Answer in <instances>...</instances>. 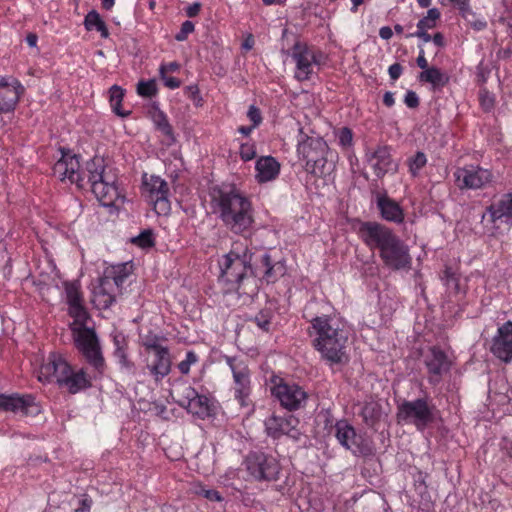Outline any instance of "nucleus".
<instances>
[{"instance_id": "obj_1", "label": "nucleus", "mask_w": 512, "mask_h": 512, "mask_svg": "<svg viewBox=\"0 0 512 512\" xmlns=\"http://www.w3.org/2000/svg\"><path fill=\"white\" fill-rule=\"evenodd\" d=\"M54 176L62 182L75 184L78 188L90 186L97 200L106 207L122 201V194L117 185V176L104 160L95 157L81 168L79 157L75 154L62 152L61 158L53 166Z\"/></svg>"}, {"instance_id": "obj_2", "label": "nucleus", "mask_w": 512, "mask_h": 512, "mask_svg": "<svg viewBox=\"0 0 512 512\" xmlns=\"http://www.w3.org/2000/svg\"><path fill=\"white\" fill-rule=\"evenodd\" d=\"M357 233L370 250H378L385 267L399 271L412 265L408 245L390 228L378 222H359Z\"/></svg>"}, {"instance_id": "obj_3", "label": "nucleus", "mask_w": 512, "mask_h": 512, "mask_svg": "<svg viewBox=\"0 0 512 512\" xmlns=\"http://www.w3.org/2000/svg\"><path fill=\"white\" fill-rule=\"evenodd\" d=\"M212 212L232 233L242 235L254 223L251 200L234 186H217L210 191Z\"/></svg>"}, {"instance_id": "obj_4", "label": "nucleus", "mask_w": 512, "mask_h": 512, "mask_svg": "<svg viewBox=\"0 0 512 512\" xmlns=\"http://www.w3.org/2000/svg\"><path fill=\"white\" fill-rule=\"evenodd\" d=\"M308 333L313 347L329 365L345 364L349 360L347 353V333L340 327L339 321L331 316H316L310 320Z\"/></svg>"}, {"instance_id": "obj_5", "label": "nucleus", "mask_w": 512, "mask_h": 512, "mask_svg": "<svg viewBox=\"0 0 512 512\" xmlns=\"http://www.w3.org/2000/svg\"><path fill=\"white\" fill-rule=\"evenodd\" d=\"M41 382L55 380L61 387L72 394L90 386V378L83 369L74 371L66 360L58 354H50L38 372Z\"/></svg>"}, {"instance_id": "obj_6", "label": "nucleus", "mask_w": 512, "mask_h": 512, "mask_svg": "<svg viewBox=\"0 0 512 512\" xmlns=\"http://www.w3.org/2000/svg\"><path fill=\"white\" fill-rule=\"evenodd\" d=\"M88 320L73 321L70 324L73 340L77 350L93 368L95 376L103 375L106 369L105 359L97 334L93 328L86 326Z\"/></svg>"}, {"instance_id": "obj_7", "label": "nucleus", "mask_w": 512, "mask_h": 512, "mask_svg": "<svg viewBox=\"0 0 512 512\" xmlns=\"http://www.w3.org/2000/svg\"><path fill=\"white\" fill-rule=\"evenodd\" d=\"M298 155L305 161V170L315 176H324L333 169L328 162L329 147L320 137H306L299 142Z\"/></svg>"}, {"instance_id": "obj_8", "label": "nucleus", "mask_w": 512, "mask_h": 512, "mask_svg": "<svg viewBox=\"0 0 512 512\" xmlns=\"http://www.w3.org/2000/svg\"><path fill=\"white\" fill-rule=\"evenodd\" d=\"M291 57L295 63L294 77L300 82L310 80L325 59L320 50L303 42H296L293 45Z\"/></svg>"}, {"instance_id": "obj_9", "label": "nucleus", "mask_w": 512, "mask_h": 512, "mask_svg": "<svg viewBox=\"0 0 512 512\" xmlns=\"http://www.w3.org/2000/svg\"><path fill=\"white\" fill-rule=\"evenodd\" d=\"M435 406L429 397L404 401L398 407V419L407 424H413L418 430H423L434 420Z\"/></svg>"}, {"instance_id": "obj_10", "label": "nucleus", "mask_w": 512, "mask_h": 512, "mask_svg": "<svg viewBox=\"0 0 512 512\" xmlns=\"http://www.w3.org/2000/svg\"><path fill=\"white\" fill-rule=\"evenodd\" d=\"M455 185L460 190H479L490 185L494 180L491 170L479 165L458 167L453 173Z\"/></svg>"}, {"instance_id": "obj_11", "label": "nucleus", "mask_w": 512, "mask_h": 512, "mask_svg": "<svg viewBox=\"0 0 512 512\" xmlns=\"http://www.w3.org/2000/svg\"><path fill=\"white\" fill-rule=\"evenodd\" d=\"M271 393L280 402L281 406L289 411L297 410L303 406L307 393L295 383L286 382L283 378H271Z\"/></svg>"}, {"instance_id": "obj_12", "label": "nucleus", "mask_w": 512, "mask_h": 512, "mask_svg": "<svg viewBox=\"0 0 512 512\" xmlns=\"http://www.w3.org/2000/svg\"><path fill=\"white\" fill-rule=\"evenodd\" d=\"M143 194L158 215H167L170 212L168 184L161 177L144 174Z\"/></svg>"}, {"instance_id": "obj_13", "label": "nucleus", "mask_w": 512, "mask_h": 512, "mask_svg": "<svg viewBox=\"0 0 512 512\" xmlns=\"http://www.w3.org/2000/svg\"><path fill=\"white\" fill-rule=\"evenodd\" d=\"M245 467L249 475L257 481H273L278 479L280 465L273 456L260 452L248 454Z\"/></svg>"}, {"instance_id": "obj_14", "label": "nucleus", "mask_w": 512, "mask_h": 512, "mask_svg": "<svg viewBox=\"0 0 512 512\" xmlns=\"http://www.w3.org/2000/svg\"><path fill=\"white\" fill-rule=\"evenodd\" d=\"M220 281L230 284V289L239 290L248 273L253 274L254 267L251 262L241 259H232L229 257H221L219 260Z\"/></svg>"}, {"instance_id": "obj_15", "label": "nucleus", "mask_w": 512, "mask_h": 512, "mask_svg": "<svg viewBox=\"0 0 512 512\" xmlns=\"http://www.w3.org/2000/svg\"><path fill=\"white\" fill-rule=\"evenodd\" d=\"M234 381V395L238 402L245 406L251 392L250 370L245 361L236 357H225Z\"/></svg>"}, {"instance_id": "obj_16", "label": "nucleus", "mask_w": 512, "mask_h": 512, "mask_svg": "<svg viewBox=\"0 0 512 512\" xmlns=\"http://www.w3.org/2000/svg\"><path fill=\"white\" fill-rule=\"evenodd\" d=\"M424 364L427 370L428 382L432 385L439 384L449 372L451 361L440 348L432 347L424 355Z\"/></svg>"}, {"instance_id": "obj_17", "label": "nucleus", "mask_w": 512, "mask_h": 512, "mask_svg": "<svg viewBox=\"0 0 512 512\" xmlns=\"http://www.w3.org/2000/svg\"><path fill=\"white\" fill-rule=\"evenodd\" d=\"M24 91V86L15 77H0V114L13 111Z\"/></svg>"}, {"instance_id": "obj_18", "label": "nucleus", "mask_w": 512, "mask_h": 512, "mask_svg": "<svg viewBox=\"0 0 512 512\" xmlns=\"http://www.w3.org/2000/svg\"><path fill=\"white\" fill-rule=\"evenodd\" d=\"M299 420L293 415L271 416L265 420L266 432L274 439L287 435L295 440L299 439L300 431L297 429Z\"/></svg>"}, {"instance_id": "obj_19", "label": "nucleus", "mask_w": 512, "mask_h": 512, "mask_svg": "<svg viewBox=\"0 0 512 512\" xmlns=\"http://www.w3.org/2000/svg\"><path fill=\"white\" fill-rule=\"evenodd\" d=\"M64 289L68 313L73 318V321L89 320L90 316L83 304L80 285L77 282H65Z\"/></svg>"}, {"instance_id": "obj_20", "label": "nucleus", "mask_w": 512, "mask_h": 512, "mask_svg": "<svg viewBox=\"0 0 512 512\" xmlns=\"http://www.w3.org/2000/svg\"><path fill=\"white\" fill-rule=\"evenodd\" d=\"M492 353L500 360L512 362V322L508 321L498 328L493 339Z\"/></svg>"}, {"instance_id": "obj_21", "label": "nucleus", "mask_w": 512, "mask_h": 512, "mask_svg": "<svg viewBox=\"0 0 512 512\" xmlns=\"http://www.w3.org/2000/svg\"><path fill=\"white\" fill-rule=\"evenodd\" d=\"M286 273V265L282 260L273 261L268 253H264L254 264L253 275H262L267 283H274Z\"/></svg>"}, {"instance_id": "obj_22", "label": "nucleus", "mask_w": 512, "mask_h": 512, "mask_svg": "<svg viewBox=\"0 0 512 512\" xmlns=\"http://www.w3.org/2000/svg\"><path fill=\"white\" fill-rule=\"evenodd\" d=\"M0 411H12L28 415L38 412V406L31 396L0 394Z\"/></svg>"}, {"instance_id": "obj_23", "label": "nucleus", "mask_w": 512, "mask_h": 512, "mask_svg": "<svg viewBox=\"0 0 512 512\" xmlns=\"http://www.w3.org/2000/svg\"><path fill=\"white\" fill-rule=\"evenodd\" d=\"M367 161L377 177H383L389 171L396 170L390 150L386 146H380L373 152L367 153Z\"/></svg>"}, {"instance_id": "obj_24", "label": "nucleus", "mask_w": 512, "mask_h": 512, "mask_svg": "<svg viewBox=\"0 0 512 512\" xmlns=\"http://www.w3.org/2000/svg\"><path fill=\"white\" fill-rule=\"evenodd\" d=\"M172 361L170 357L169 349H161L157 353L153 354L152 361H147L146 369L150 375L154 378L155 382H160L164 379L171 371Z\"/></svg>"}, {"instance_id": "obj_25", "label": "nucleus", "mask_w": 512, "mask_h": 512, "mask_svg": "<svg viewBox=\"0 0 512 512\" xmlns=\"http://www.w3.org/2000/svg\"><path fill=\"white\" fill-rule=\"evenodd\" d=\"M334 434L339 444L347 450L356 452L361 443V437L357 435L354 427L346 420L338 421L334 426Z\"/></svg>"}, {"instance_id": "obj_26", "label": "nucleus", "mask_w": 512, "mask_h": 512, "mask_svg": "<svg viewBox=\"0 0 512 512\" xmlns=\"http://www.w3.org/2000/svg\"><path fill=\"white\" fill-rule=\"evenodd\" d=\"M488 212L493 223L512 225V193L503 194L489 206Z\"/></svg>"}, {"instance_id": "obj_27", "label": "nucleus", "mask_w": 512, "mask_h": 512, "mask_svg": "<svg viewBox=\"0 0 512 512\" xmlns=\"http://www.w3.org/2000/svg\"><path fill=\"white\" fill-rule=\"evenodd\" d=\"M255 179L258 183H267L275 180L280 173V163L272 156H262L255 164Z\"/></svg>"}, {"instance_id": "obj_28", "label": "nucleus", "mask_w": 512, "mask_h": 512, "mask_svg": "<svg viewBox=\"0 0 512 512\" xmlns=\"http://www.w3.org/2000/svg\"><path fill=\"white\" fill-rule=\"evenodd\" d=\"M376 202L383 219L394 223L403 222L404 212L397 202L385 195H378Z\"/></svg>"}, {"instance_id": "obj_29", "label": "nucleus", "mask_w": 512, "mask_h": 512, "mask_svg": "<svg viewBox=\"0 0 512 512\" xmlns=\"http://www.w3.org/2000/svg\"><path fill=\"white\" fill-rule=\"evenodd\" d=\"M114 287L108 278H101L99 285L93 291V303L99 309L109 308L115 301Z\"/></svg>"}, {"instance_id": "obj_30", "label": "nucleus", "mask_w": 512, "mask_h": 512, "mask_svg": "<svg viewBox=\"0 0 512 512\" xmlns=\"http://www.w3.org/2000/svg\"><path fill=\"white\" fill-rule=\"evenodd\" d=\"M188 413L199 419H205L212 414V402L210 398L199 393L184 407Z\"/></svg>"}, {"instance_id": "obj_31", "label": "nucleus", "mask_w": 512, "mask_h": 512, "mask_svg": "<svg viewBox=\"0 0 512 512\" xmlns=\"http://www.w3.org/2000/svg\"><path fill=\"white\" fill-rule=\"evenodd\" d=\"M132 273V264L129 262L117 264L107 268L103 278H108L112 286L121 287Z\"/></svg>"}, {"instance_id": "obj_32", "label": "nucleus", "mask_w": 512, "mask_h": 512, "mask_svg": "<svg viewBox=\"0 0 512 512\" xmlns=\"http://www.w3.org/2000/svg\"><path fill=\"white\" fill-rule=\"evenodd\" d=\"M419 80L431 84L434 89H439L443 88L449 82V76L439 68L433 66L422 71L419 75Z\"/></svg>"}, {"instance_id": "obj_33", "label": "nucleus", "mask_w": 512, "mask_h": 512, "mask_svg": "<svg viewBox=\"0 0 512 512\" xmlns=\"http://www.w3.org/2000/svg\"><path fill=\"white\" fill-rule=\"evenodd\" d=\"M222 257H229L232 259H241L246 260L247 262L252 261V254L248 248V240L244 239L237 240L232 243L231 250L229 253L223 255Z\"/></svg>"}, {"instance_id": "obj_34", "label": "nucleus", "mask_w": 512, "mask_h": 512, "mask_svg": "<svg viewBox=\"0 0 512 512\" xmlns=\"http://www.w3.org/2000/svg\"><path fill=\"white\" fill-rule=\"evenodd\" d=\"M444 282L447 290L454 295L464 294V282L465 280L461 279V277L457 276L455 273L451 271L450 268H447L444 271Z\"/></svg>"}, {"instance_id": "obj_35", "label": "nucleus", "mask_w": 512, "mask_h": 512, "mask_svg": "<svg viewBox=\"0 0 512 512\" xmlns=\"http://www.w3.org/2000/svg\"><path fill=\"white\" fill-rule=\"evenodd\" d=\"M85 27L87 30H96L100 32L103 38H107L109 33L108 29L96 11H90L85 17Z\"/></svg>"}, {"instance_id": "obj_36", "label": "nucleus", "mask_w": 512, "mask_h": 512, "mask_svg": "<svg viewBox=\"0 0 512 512\" xmlns=\"http://www.w3.org/2000/svg\"><path fill=\"white\" fill-rule=\"evenodd\" d=\"M173 393L175 394V400L178 405L184 408L188 402L196 397L198 392L192 386L183 383L176 386Z\"/></svg>"}, {"instance_id": "obj_37", "label": "nucleus", "mask_w": 512, "mask_h": 512, "mask_svg": "<svg viewBox=\"0 0 512 512\" xmlns=\"http://www.w3.org/2000/svg\"><path fill=\"white\" fill-rule=\"evenodd\" d=\"M117 364L119 365V369L121 372L127 375H136V367L133 361L128 358L127 351H118L117 354H113Z\"/></svg>"}, {"instance_id": "obj_38", "label": "nucleus", "mask_w": 512, "mask_h": 512, "mask_svg": "<svg viewBox=\"0 0 512 512\" xmlns=\"http://www.w3.org/2000/svg\"><path fill=\"white\" fill-rule=\"evenodd\" d=\"M124 97V91L119 86H112L110 88V105L112 110L119 116H126L127 113L121 110V103Z\"/></svg>"}, {"instance_id": "obj_39", "label": "nucleus", "mask_w": 512, "mask_h": 512, "mask_svg": "<svg viewBox=\"0 0 512 512\" xmlns=\"http://www.w3.org/2000/svg\"><path fill=\"white\" fill-rule=\"evenodd\" d=\"M440 18V12L436 8L429 9L427 15L419 20L417 29L430 30L436 27L437 21Z\"/></svg>"}, {"instance_id": "obj_40", "label": "nucleus", "mask_w": 512, "mask_h": 512, "mask_svg": "<svg viewBox=\"0 0 512 512\" xmlns=\"http://www.w3.org/2000/svg\"><path fill=\"white\" fill-rule=\"evenodd\" d=\"M154 123L157 129L165 136L169 137L171 140H174L173 137V128L170 125L166 115L162 112H157L153 117Z\"/></svg>"}, {"instance_id": "obj_41", "label": "nucleus", "mask_w": 512, "mask_h": 512, "mask_svg": "<svg viewBox=\"0 0 512 512\" xmlns=\"http://www.w3.org/2000/svg\"><path fill=\"white\" fill-rule=\"evenodd\" d=\"M427 158L423 152H417L408 160L409 172L413 177L419 175L420 170L426 165Z\"/></svg>"}, {"instance_id": "obj_42", "label": "nucleus", "mask_w": 512, "mask_h": 512, "mask_svg": "<svg viewBox=\"0 0 512 512\" xmlns=\"http://www.w3.org/2000/svg\"><path fill=\"white\" fill-rule=\"evenodd\" d=\"M335 136L337 138L338 144L343 148L347 149L352 146L353 143V133L352 130L348 127H342L335 131Z\"/></svg>"}, {"instance_id": "obj_43", "label": "nucleus", "mask_w": 512, "mask_h": 512, "mask_svg": "<svg viewBox=\"0 0 512 512\" xmlns=\"http://www.w3.org/2000/svg\"><path fill=\"white\" fill-rule=\"evenodd\" d=\"M272 317L270 310H262L255 316L254 322L262 331L267 332L270 329Z\"/></svg>"}, {"instance_id": "obj_44", "label": "nucleus", "mask_w": 512, "mask_h": 512, "mask_svg": "<svg viewBox=\"0 0 512 512\" xmlns=\"http://www.w3.org/2000/svg\"><path fill=\"white\" fill-rule=\"evenodd\" d=\"M137 92L143 97H152L157 93L155 80L140 81L137 85Z\"/></svg>"}, {"instance_id": "obj_45", "label": "nucleus", "mask_w": 512, "mask_h": 512, "mask_svg": "<svg viewBox=\"0 0 512 512\" xmlns=\"http://www.w3.org/2000/svg\"><path fill=\"white\" fill-rule=\"evenodd\" d=\"M362 416L367 425H374L378 418L377 405L373 403L366 404L362 409Z\"/></svg>"}, {"instance_id": "obj_46", "label": "nucleus", "mask_w": 512, "mask_h": 512, "mask_svg": "<svg viewBox=\"0 0 512 512\" xmlns=\"http://www.w3.org/2000/svg\"><path fill=\"white\" fill-rule=\"evenodd\" d=\"M132 242L141 248L151 247L154 244L153 234L150 230H145L133 238Z\"/></svg>"}, {"instance_id": "obj_47", "label": "nucleus", "mask_w": 512, "mask_h": 512, "mask_svg": "<svg viewBox=\"0 0 512 512\" xmlns=\"http://www.w3.org/2000/svg\"><path fill=\"white\" fill-rule=\"evenodd\" d=\"M198 361V356L193 352L189 351L186 353V357L178 364V369L182 374H188L190 372L191 365Z\"/></svg>"}, {"instance_id": "obj_48", "label": "nucleus", "mask_w": 512, "mask_h": 512, "mask_svg": "<svg viewBox=\"0 0 512 512\" xmlns=\"http://www.w3.org/2000/svg\"><path fill=\"white\" fill-rule=\"evenodd\" d=\"M195 493L199 496H202L210 501H214V502H221L223 500V497L221 496V494L217 491V490H214V489H207L203 486H200L196 491Z\"/></svg>"}, {"instance_id": "obj_49", "label": "nucleus", "mask_w": 512, "mask_h": 512, "mask_svg": "<svg viewBox=\"0 0 512 512\" xmlns=\"http://www.w3.org/2000/svg\"><path fill=\"white\" fill-rule=\"evenodd\" d=\"M240 157L244 161L252 160L256 155V148L254 143H243L240 146Z\"/></svg>"}, {"instance_id": "obj_50", "label": "nucleus", "mask_w": 512, "mask_h": 512, "mask_svg": "<svg viewBox=\"0 0 512 512\" xmlns=\"http://www.w3.org/2000/svg\"><path fill=\"white\" fill-rule=\"evenodd\" d=\"M112 341L114 345L113 354H117L118 351H127V340L122 333H114L112 335Z\"/></svg>"}, {"instance_id": "obj_51", "label": "nucleus", "mask_w": 512, "mask_h": 512, "mask_svg": "<svg viewBox=\"0 0 512 512\" xmlns=\"http://www.w3.org/2000/svg\"><path fill=\"white\" fill-rule=\"evenodd\" d=\"M480 104L484 110L489 111L494 106V97L487 90L483 89L479 94Z\"/></svg>"}, {"instance_id": "obj_52", "label": "nucleus", "mask_w": 512, "mask_h": 512, "mask_svg": "<svg viewBox=\"0 0 512 512\" xmlns=\"http://www.w3.org/2000/svg\"><path fill=\"white\" fill-rule=\"evenodd\" d=\"M194 31V24L191 21H184L181 25L180 32L175 36L177 41H184L188 35Z\"/></svg>"}, {"instance_id": "obj_53", "label": "nucleus", "mask_w": 512, "mask_h": 512, "mask_svg": "<svg viewBox=\"0 0 512 512\" xmlns=\"http://www.w3.org/2000/svg\"><path fill=\"white\" fill-rule=\"evenodd\" d=\"M247 117L248 119L252 122V126L253 127H257L260 125V123L262 122V115H261V112L260 110L254 106V105H251L248 109V112H247Z\"/></svg>"}, {"instance_id": "obj_54", "label": "nucleus", "mask_w": 512, "mask_h": 512, "mask_svg": "<svg viewBox=\"0 0 512 512\" xmlns=\"http://www.w3.org/2000/svg\"><path fill=\"white\" fill-rule=\"evenodd\" d=\"M160 77L164 85L169 89H176L181 85V81L175 77L168 76L167 74H160Z\"/></svg>"}, {"instance_id": "obj_55", "label": "nucleus", "mask_w": 512, "mask_h": 512, "mask_svg": "<svg viewBox=\"0 0 512 512\" xmlns=\"http://www.w3.org/2000/svg\"><path fill=\"white\" fill-rule=\"evenodd\" d=\"M404 102L409 108H416L419 105V97L414 91H408Z\"/></svg>"}, {"instance_id": "obj_56", "label": "nucleus", "mask_w": 512, "mask_h": 512, "mask_svg": "<svg viewBox=\"0 0 512 512\" xmlns=\"http://www.w3.org/2000/svg\"><path fill=\"white\" fill-rule=\"evenodd\" d=\"M427 31L428 30L417 29L415 32L407 34L406 37L407 38L417 37V38L421 39L424 43H427V42H430L432 39L431 35L428 34Z\"/></svg>"}, {"instance_id": "obj_57", "label": "nucleus", "mask_w": 512, "mask_h": 512, "mask_svg": "<svg viewBox=\"0 0 512 512\" xmlns=\"http://www.w3.org/2000/svg\"><path fill=\"white\" fill-rule=\"evenodd\" d=\"M446 0H442L444 3ZM454 7L459 9V11L464 15L467 11H469V0H448Z\"/></svg>"}, {"instance_id": "obj_58", "label": "nucleus", "mask_w": 512, "mask_h": 512, "mask_svg": "<svg viewBox=\"0 0 512 512\" xmlns=\"http://www.w3.org/2000/svg\"><path fill=\"white\" fill-rule=\"evenodd\" d=\"M180 65L178 62L173 61L165 64H161L159 67V73L160 74H167L168 72H174L179 70Z\"/></svg>"}, {"instance_id": "obj_59", "label": "nucleus", "mask_w": 512, "mask_h": 512, "mask_svg": "<svg viewBox=\"0 0 512 512\" xmlns=\"http://www.w3.org/2000/svg\"><path fill=\"white\" fill-rule=\"evenodd\" d=\"M144 347L147 351H151L153 354L157 353V351H160L161 349H166L167 347H164L160 345L156 340H147L144 342Z\"/></svg>"}, {"instance_id": "obj_60", "label": "nucleus", "mask_w": 512, "mask_h": 512, "mask_svg": "<svg viewBox=\"0 0 512 512\" xmlns=\"http://www.w3.org/2000/svg\"><path fill=\"white\" fill-rule=\"evenodd\" d=\"M403 68L399 63L392 64L389 69L388 73L392 80H397L401 74H402Z\"/></svg>"}, {"instance_id": "obj_61", "label": "nucleus", "mask_w": 512, "mask_h": 512, "mask_svg": "<svg viewBox=\"0 0 512 512\" xmlns=\"http://www.w3.org/2000/svg\"><path fill=\"white\" fill-rule=\"evenodd\" d=\"M417 65H418V67H420L421 69H423V71H425L426 69H429V68H430V67L428 66V61H427V59L425 58L424 50H423V49H420L419 55H418V57H417Z\"/></svg>"}, {"instance_id": "obj_62", "label": "nucleus", "mask_w": 512, "mask_h": 512, "mask_svg": "<svg viewBox=\"0 0 512 512\" xmlns=\"http://www.w3.org/2000/svg\"><path fill=\"white\" fill-rule=\"evenodd\" d=\"M201 5L199 3H193L188 6L186 9V14L188 17H195L200 11Z\"/></svg>"}, {"instance_id": "obj_63", "label": "nucleus", "mask_w": 512, "mask_h": 512, "mask_svg": "<svg viewBox=\"0 0 512 512\" xmlns=\"http://www.w3.org/2000/svg\"><path fill=\"white\" fill-rule=\"evenodd\" d=\"M379 36L384 40H389L393 36V31L389 26H383L379 30Z\"/></svg>"}, {"instance_id": "obj_64", "label": "nucleus", "mask_w": 512, "mask_h": 512, "mask_svg": "<svg viewBox=\"0 0 512 512\" xmlns=\"http://www.w3.org/2000/svg\"><path fill=\"white\" fill-rule=\"evenodd\" d=\"M383 103L387 107H392L395 103L394 94L392 92H386L383 96Z\"/></svg>"}]
</instances>
